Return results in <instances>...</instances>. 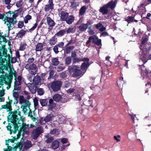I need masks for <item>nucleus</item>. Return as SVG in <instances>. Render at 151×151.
<instances>
[{
    "label": "nucleus",
    "instance_id": "7c9ffc66",
    "mask_svg": "<svg viewBox=\"0 0 151 151\" xmlns=\"http://www.w3.org/2000/svg\"><path fill=\"white\" fill-rule=\"evenodd\" d=\"M89 63L84 62L81 65V69L83 70L87 69L90 65Z\"/></svg>",
    "mask_w": 151,
    "mask_h": 151
},
{
    "label": "nucleus",
    "instance_id": "4468645a",
    "mask_svg": "<svg viewBox=\"0 0 151 151\" xmlns=\"http://www.w3.org/2000/svg\"><path fill=\"white\" fill-rule=\"evenodd\" d=\"M54 7V4L53 3V0H49L48 4L45 5L44 8L46 12L49 11L50 10H52Z\"/></svg>",
    "mask_w": 151,
    "mask_h": 151
},
{
    "label": "nucleus",
    "instance_id": "7ed1b4c3",
    "mask_svg": "<svg viewBox=\"0 0 151 151\" xmlns=\"http://www.w3.org/2000/svg\"><path fill=\"white\" fill-rule=\"evenodd\" d=\"M7 50L6 48V45H2L0 46V58H7V62L12 63H14L17 62V59L16 57H12V55H10L8 54Z\"/></svg>",
    "mask_w": 151,
    "mask_h": 151
},
{
    "label": "nucleus",
    "instance_id": "69168bd1",
    "mask_svg": "<svg viewBox=\"0 0 151 151\" xmlns=\"http://www.w3.org/2000/svg\"><path fill=\"white\" fill-rule=\"evenodd\" d=\"M33 102L34 103V106L35 107H37L38 105V100L36 97L34 98L33 99Z\"/></svg>",
    "mask_w": 151,
    "mask_h": 151
},
{
    "label": "nucleus",
    "instance_id": "9d476101",
    "mask_svg": "<svg viewBox=\"0 0 151 151\" xmlns=\"http://www.w3.org/2000/svg\"><path fill=\"white\" fill-rule=\"evenodd\" d=\"M6 61V63H7V60L6 59V58H0V74L2 73L3 75L5 74L4 70V69L6 71H9L7 66L4 64Z\"/></svg>",
    "mask_w": 151,
    "mask_h": 151
},
{
    "label": "nucleus",
    "instance_id": "f8f14e48",
    "mask_svg": "<svg viewBox=\"0 0 151 151\" xmlns=\"http://www.w3.org/2000/svg\"><path fill=\"white\" fill-rule=\"evenodd\" d=\"M14 72L12 70H10L9 74L6 73L5 75H4V76H6V78L7 79V80L10 81L11 83L13 78V75L14 76L15 79L17 78V73L14 70Z\"/></svg>",
    "mask_w": 151,
    "mask_h": 151
},
{
    "label": "nucleus",
    "instance_id": "f704fd0d",
    "mask_svg": "<svg viewBox=\"0 0 151 151\" xmlns=\"http://www.w3.org/2000/svg\"><path fill=\"white\" fill-rule=\"evenodd\" d=\"M28 101V100H26L23 95H20L19 97V102L20 104H24Z\"/></svg>",
    "mask_w": 151,
    "mask_h": 151
},
{
    "label": "nucleus",
    "instance_id": "774afa93",
    "mask_svg": "<svg viewBox=\"0 0 151 151\" xmlns=\"http://www.w3.org/2000/svg\"><path fill=\"white\" fill-rule=\"evenodd\" d=\"M7 64L6 65L7 66V67L10 70H14V69L13 68V66L12 65H11L10 63H8L7 62Z\"/></svg>",
    "mask_w": 151,
    "mask_h": 151
},
{
    "label": "nucleus",
    "instance_id": "bb28decb",
    "mask_svg": "<svg viewBox=\"0 0 151 151\" xmlns=\"http://www.w3.org/2000/svg\"><path fill=\"white\" fill-rule=\"evenodd\" d=\"M59 144L60 142L57 140H55L52 142L51 147L53 149L56 150L58 148Z\"/></svg>",
    "mask_w": 151,
    "mask_h": 151
},
{
    "label": "nucleus",
    "instance_id": "49530a36",
    "mask_svg": "<svg viewBox=\"0 0 151 151\" xmlns=\"http://www.w3.org/2000/svg\"><path fill=\"white\" fill-rule=\"evenodd\" d=\"M64 43L63 42H60L58 43L56 45V46L59 48L60 50V51H62L63 49V48L64 47Z\"/></svg>",
    "mask_w": 151,
    "mask_h": 151
},
{
    "label": "nucleus",
    "instance_id": "1a4fd4ad",
    "mask_svg": "<svg viewBox=\"0 0 151 151\" xmlns=\"http://www.w3.org/2000/svg\"><path fill=\"white\" fill-rule=\"evenodd\" d=\"M62 85L61 81L55 80L51 83L50 87L54 92H57L60 90Z\"/></svg>",
    "mask_w": 151,
    "mask_h": 151
},
{
    "label": "nucleus",
    "instance_id": "ea45409f",
    "mask_svg": "<svg viewBox=\"0 0 151 151\" xmlns=\"http://www.w3.org/2000/svg\"><path fill=\"white\" fill-rule=\"evenodd\" d=\"M52 63L53 65L57 66L60 63L58 59L56 58H53L52 60Z\"/></svg>",
    "mask_w": 151,
    "mask_h": 151
},
{
    "label": "nucleus",
    "instance_id": "6e6552de",
    "mask_svg": "<svg viewBox=\"0 0 151 151\" xmlns=\"http://www.w3.org/2000/svg\"><path fill=\"white\" fill-rule=\"evenodd\" d=\"M91 42L94 45L97 46H100L101 45V40L99 39L98 37L96 35H93L89 37L88 40L86 43V45L89 44Z\"/></svg>",
    "mask_w": 151,
    "mask_h": 151
},
{
    "label": "nucleus",
    "instance_id": "4c0bfd02",
    "mask_svg": "<svg viewBox=\"0 0 151 151\" xmlns=\"http://www.w3.org/2000/svg\"><path fill=\"white\" fill-rule=\"evenodd\" d=\"M40 102L41 105L42 106H45L47 105L48 101L47 99H40Z\"/></svg>",
    "mask_w": 151,
    "mask_h": 151
},
{
    "label": "nucleus",
    "instance_id": "423d86ee",
    "mask_svg": "<svg viewBox=\"0 0 151 151\" xmlns=\"http://www.w3.org/2000/svg\"><path fill=\"white\" fill-rule=\"evenodd\" d=\"M44 132V129L42 127L39 126L32 130L31 133V135L33 139L36 140Z\"/></svg>",
    "mask_w": 151,
    "mask_h": 151
},
{
    "label": "nucleus",
    "instance_id": "e433bc0d",
    "mask_svg": "<svg viewBox=\"0 0 151 151\" xmlns=\"http://www.w3.org/2000/svg\"><path fill=\"white\" fill-rule=\"evenodd\" d=\"M95 27L98 29H99L100 31L102 32L104 31V27L101 23L95 24Z\"/></svg>",
    "mask_w": 151,
    "mask_h": 151
},
{
    "label": "nucleus",
    "instance_id": "8fccbe9b",
    "mask_svg": "<svg viewBox=\"0 0 151 151\" xmlns=\"http://www.w3.org/2000/svg\"><path fill=\"white\" fill-rule=\"evenodd\" d=\"M66 31L67 34H69L74 33L75 32V29L73 27H69Z\"/></svg>",
    "mask_w": 151,
    "mask_h": 151
},
{
    "label": "nucleus",
    "instance_id": "338daca9",
    "mask_svg": "<svg viewBox=\"0 0 151 151\" xmlns=\"http://www.w3.org/2000/svg\"><path fill=\"white\" fill-rule=\"evenodd\" d=\"M73 63H75L77 62L79 63L81 61V59L78 58L76 57L73 59Z\"/></svg>",
    "mask_w": 151,
    "mask_h": 151
},
{
    "label": "nucleus",
    "instance_id": "09e8293b",
    "mask_svg": "<svg viewBox=\"0 0 151 151\" xmlns=\"http://www.w3.org/2000/svg\"><path fill=\"white\" fill-rule=\"evenodd\" d=\"M52 116L50 114L47 115L44 119L45 122H49L51 120Z\"/></svg>",
    "mask_w": 151,
    "mask_h": 151
},
{
    "label": "nucleus",
    "instance_id": "9b49d317",
    "mask_svg": "<svg viewBox=\"0 0 151 151\" xmlns=\"http://www.w3.org/2000/svg\"><path fill=\"white\" fill-rule=\"evenodd\" d=\"M37 66L34 63L29 65L28 64L26 65L25 68L31 74L35 75L36 73Z\"/></svg>",
    "mask_w": 151,
    "mask_h": 151
},
{
    "label": "nucleus",
    "instance_id": "dca6fc26",
    "mask_svg": "<svg viewBox=\"0 0 151 151\" xmlns=\"http://www.w3.org/2000/svg\"><path fill=\"white\" fill-rule=\"evenodd\" d=\"M33 82L36 86L40 85L43 83V81L42 80V78H40V76L36 75L34 77Z\"/></svg>",
    "mask_w": 151,
    "mask_h": 151
},
{
    "label": "nucleus",
    "instance_id": "0eeeda50",
    "mask_svg": "<svg viewBox=\"0 0 151 151\" xmlns=\"http://www.w3.org/2000/svg\"><path fill=\"white\" fill-rule=\"evenodd\" d=\"M116 4V1H110L105 5H104V17H106L107 18H108L110 15L108 10L106 8H105L113 9L115 7Z\"/></svg>",
    "mask_w": 151,
    "mask_h": 151
},
{
    "label": "nucleus",
    "instance_id": "a878e982",
    "mask_svg": "<svg viewBox=\"0 0 151 151\" xmlns=\"http://www.w3.org/2000/svg\"><path fill=\"white\" fill-rule=\"evenodd\" d=\"M79 29L81 32L85 31L88 28V26L86 24L84 23L81 24L80 26L78 27Z\"/></svg>",
    "mask_w": 151,
    "mask_h": 151
},
{
    "label": "nucleus",
    "instance_id": "2eb2a0df",
    "mask_svg": "<svg viewBox=\"0 0 151 151\" xmlns=\"http://www.w3.org/2000/svg\"><path fill=\"white\" fill-rule=\"evenodd\" d=\"M7 79L6 78V76H4V75H2L0 76V88H1L2 86L4 85V83L6 84V85H10L11 82L10 81H6Z\"/></svg>",
    "mask_w": 151,
    "mask_h": 151
},
{
    "label": "nucleus",
    "instance_id": "79ce46f5",
    "mask_svg": "<svg viewBox=\"0 0 151 151\" xmlns=\"http://www.w3.org/2000/svg\"><path fill=\"white\" fill-rule=\"evenodd\" d=\"M32 18V16L28 14L24 18V21L25 23H27L28 21L31 20Z\"/></svg>",
    "mask_w": 151,
    "mask_h": 151
},
{
    "label": "nucleus",
    "instance_id": "6ab92c4d",
    "mask_svg": "<svg viewBox=\"0 0 151 151\" xmlns=\"http://www.w3.org/2000/svg\"><path fill=\"white\" fill-rule=\"evenodd\" d=\"M12 150L11 151H16L17 149L19 148V151L22 149V145L20 142H18L17 143H14V144L12 145Z\"/></svg>",
    "mask_w": 151,
    "mask_h": 151
},
{
    "label": "nucleus",
    "instance_id": "c9c22d12",
    "mask_svg": "<svg viewBox=\"0 0 151 151\" xmlns=\"http://www.w3.org/2000/svg\"><path fill=\"white\" fill-rule=\"evenodd\" d=\"M110 57L108 56L106 57L105 60H104V64L107 66H110L111 64V61L110 60Z\"/></svg>",
    "mask_w": 151,
    "mask_h": 151
},
{
    "label": "nucleus",
    "instance_id": "5fc2aeb1",
    "mask_svg": "<svg viewBox=\"0 0 151 151\" xmlns=\"http://www.w3.org/2000/svg\"><path fill=\"white\" fill-rule=\"evenodd\" d=\"M53 50L54 52L56 54H57L59 52L61 51H60V50L59 48L57 46H56V45L54 47Z\"/></svg>",
    "mask_w": 151,
    "mask_h": 151
},
{
    "label": "nucleus",
    "instance_id": "393cba45",
    "mask_svg": "<svg viewBox=\"0 0 151 151\" xmlns=\"http://www.w3.org/2000/svg\"><path fill=\"white\" fill-rule=\"evenodd\" d=\"M53 100L56 102H59L62 99V96L58 93L54 94L52 97Z\"/></svg>",
    "mask_w": 151,
    "mask_h": 151
},
{
    "label": "nucleus",
    "instance_id": "4be33fe9",
    "mask_svg": "<svg viewBox=\"0 0 151 151\" xmlns=\"http://www.w3.org/2000/svg\"><path fill=\"white\" fill-rule=\"evenodd\" d=\"M47 23L49 26L51 27L54 26L55 24V23L54 21L50 17H47L46 18Z\"/></svg>",
    "mask_w": 151,
    "mask_h": 151
},
{
    "label": "nucleus",
    "instance_id": "58836bf2",
    "mask_svg": "<svg viewBox=\"0 0 151 151\" xmlns=\"http://www.w3.org/2000/svg\"><path fill=\"white\" fill-rule=\"evenodd\" d=\"M9 35V32H8V33L7 35H6V34H4V35H2V37H1V43L3 42L4 44H5L7 42L8 40H7L6 38V37H8Z\"/></svg>",
    "mask_w": 151,
    "mask_h": 151
},
{
    "label": "nucleus",
    "instance_id": "f3484780",
    "mask_svg": "<svg viewBox=\"0 0 151 151\" xmlns=\"http://www.w3.org/2000/svg\"><path fill=\"white\" fill-rule=\"evenodd\" d=\"M68 13L66 11H62L60 12H59V14L60 17V19L61 21H64L66 19V18L68 17Z\"/></svg>",
    "mask_w": 151,
    "mask_h": 151
},
{
    "label": "nucleus",
    "instance_id": "4d7b16f0",
    "mask_svg": "<svg viewBox=\"0 0 151 151\" xmlns=\"http://www.w3.org/2000/svg\"><path fill=\"white\" fill-rule=\"evenodd\" d=\"M23 2L22 0H20L19 1H17L16 3V5L17 7H21L22 6Z\"/></svg>",
    "mask_w": 151,
    "mask_h": 151
},
{
    "label": "nucleus",
    "instance_id": "603ef678",
    "mask_svg": "<svg viewBox=\"0 0 151 151\" xmlns=\"http://www.w3.org/2000/svg\"><path fill=\"white\" fill-rule=\"evenodd\" d=\"M25 104V105H22L21 107H24V108H27V107H28L29 109L30 108V106L31 105L30 102L29 101H27V102L24 103Z\"/></svg>",
    "mask_w": 151,
    "mask_h": 151
},
{
    "label": "nucleus",
    "instance_id": "a18cd8bd",
    "mask_svg": "<svg viewBox=\"0 0 151 151\" xmlns=\"http://www.w3.org/2000/svg\"><path fill=\"white\" fill-rule=\"evenodd\" d=\"M36 86L33 85L32 86H31L29 88L30 91L32 93L34 94L36 93Z\"/></svg>",
    "mask_w": 151,
    "mask_h": 151
},
{
    "label": "nucleus",
    "instance_id": "c85d7f7f",
    "mask_svg": "<svg viewBox=\"0 0 151 151\" xmlns=\"http://www.w3.org/2000/svg\"><path fill=\"white\" fill-rule=\"evenodd\" d=\"M27 31L23 29H21L18 33L17 34V37L18 38H22L26 34Z\"/></svg>",
    "mask_w": 151,
    "mask_h": 151
},
{
    "label": "nucleus",
    "instance_id": "b1692460",
    "mask_svg": "<svg viewBox=\"0 0 151 151\" xmlns=\"http://www.w3.org/2000/svg\"><path fill=\"white\" fill-rule=\"evenodd\" d=\"M21 83L19 82H17V79H15V81L14 83V90L16 91L19 90L21 88Z\"/></svg>",
    "mask_w": 151,
    "mask_h": 151
},
{
    "label": "nucleus",
    "instance_id": "6e6d98bb",
    "mask_svg": "<svg viewBox=\"0 0 151 151\" xmlns=\"http://www.w3.org/2000/svg\"><path fill=\"white\" fill-rule=\"evenodd\" d=\"M147 41V39L146 38H144L143 39L142 41L141 44L140 46V49H142V47H145V43Z\"/></svg>",
    "mask_w": 151,
    "mask_h": 151
},
{
    "label": "nucleus",
    "instance_id": "864d4df0",
    "mask_svg": "<svg viewBox=\"0 0 151 151\" xmlns=\"http://www.w3.org/2000/svg\"><path fill=\"white\" fill-rule=\"evenodd\" d=\"M27 45V44L25 43L21 44L19 47V50L21 51H24L26 48Z\"/></svg>",
    "mask_w": 151,
    "mask_h": 151
},
{
    "label": "nucleus",
    "instance_id": "2f4dec72",
    "mask_svg": "<svg viewBox=\"0 0 151 151\" xmlns=\"http://www.w3.org/2000/svg\"><path fill=\"white\" fill-rule=\"evenodd\" d=\"M43 44L41 43H38L37 44L36 48L35 50L36 51H40L43 49Z\"/></svg>",
    "mask_w": 151,
    "mask_h": 151
},
{
    "label": "nucleus",
    "instance_id": "680f3d73",
    "mask_svg": "<svg viewBox=\"0 0 151 151\" xmlns=\"http://www.w3.org/2000/svg\"><path fill=\"white\" fill-rule=\"evenodd\" d=\"M24 21H19L18 23V28L21 29L24 26Z\"/></svg>",
    "mask_w": 151,
    "mask_h": 151
},
{
    "label": "nucleus",
    "instance_id": "412c9836",
    "mask_svg": "<svg viewBox=\"0 0 151 151\" xmlns=\"http://www.w3.org/2000/svg\"><path fill=\"white\" fill-rule=\"evenodd\" d=\"M142 54L140 56V59L144 63H146L147 62V56L149 54V53H148L146 52H142Z\"/></svg>",
    "mask_w": 151,
    "mask_h": 151
},
{
    "label": "nucleus",
    "instance_id": "c03bdc74",
    "mask_svg": "<svg viewBox=\"0 0 151 151\" xmlns=\"http://www.w3.org/2000/svg\"><path fill=\"white\" fill-rule=\"evenodd\" d=\"M29 112L28 114V116L29 117L34 121H35L36 119L35 116L34 117L32 115V111L31 109L29 108Z\"/></svg>",
    "mask_w": 151,
    "mask_h": 151
},
{
    "label": "nucleus",
    "instance_id": "e2e57ef3",
    "mask_svg": "<svg viewBox=\"0 0 151 151\" xmlns=\"http://www.w3.org/2000/svg\"><path fill=\"white\" fill-rule=\"evenodd\" d=\"M21 134L19 133V132H18V134H17V137H16L15 136L14 137H13L12 136V137H13L12 139H13L14 142L15 141H16L17 139H18L19 138H20V137H21Z\"/></svg>",
    "mask_w": 151,
    "mask_h": 151
},
{
    "label": "nucleus",
    "instance_id": "39448f33",
    "mask_svg": "<svg viewBox=\"0 0 151 151\" xmlns=\"http://www.w3.org/2000/svg\"><path fill=\"white\" fill-rule=\"evenodd\" d=\"M18 120L16 122V124L18 128L16 130L15 128H14V125L13 123L9 122L8 126L6 127L8 131H9V134H12V133L15 134L16 133L17 131H18V129L19 127H22V123L19 122L20 121V117H18Z\"/></svg>",
    "mask_w": 151,
    "mask_h": 151
},
{
    "label": "nucleus",
    "instance_id": "de8ad7c7",
    "mask_svg": "<svg viewBox=\"0 0 151 151\" xmlns=\"http://www.w3.org/2000/svg\"><path fill=\"white\" fill-rule=\"evenodd\" d=\"M31 142L30 141H28L24 145V148L27 149L32 147Z\"/></svg>",
    "mask_w": 151,
    "mask_h": 151
},
{
    "label": "nucleus",
    "instance_id": "a211bd4d",
    "mask_svg": "<svg viewBox=\"0 0 151 151\" xmlns=\"http://www.w3.org/2000/svg\"><path fill=\"white\" fill-rule=\"evenodd\" d=\"M9 142L13 143L14 142L12 139H8V140H5V144L7 146V148H4V151H11L12 150V147L11 146H9Z\"/></svg>",
    "mask_w": 151,
    "mask_h": 151
},
{
    "label": "nucleus",
    "instance_id": "c756f323",
    "mask_svg": "<svg viewBox=\"0 0 151 151\" xmlns=\"http://www.w3.org/2000/svg\"><path fill=\"white\" fill-rule=\"evenodd\" d=\"M57 38H56V36H55V35L53 36L50 40H49V43L51 46H53L56 43L57 40Z\"/></svg>",
    "mask_w": 151,
    "mask_h": 151
},
{
    "label": "nucleus",
    "instance_id": "a19ab883",
    "mask_svg": "<svg viewBox=\"0 0 151 151\" xmlns=\"http://www.w3.org/2000/svg\"><path fill=\"white\" fill-rule=\"evenodd\" d=\"M71 57L68 56L65 57V64L66 65H68L71 62Z\"/></svg>",
    "mask_w": 151,
    "mask_h": 151
},
{
    "label": "nucleus",
    "instance_id": "f03ea898",
    "mask_svg": "<svg viewBox=\"0 0 151 151\" xmlns=\"http://www.w3.org/2000/svg\"><path fill=\"white\" fill-rule=\"evenodd\" d=\"M7 111H9V114H10L7 116V121L9 122H11L13 123L14 125V128L16 130L17 129L18 127L16 124V122L18 120V115L20 117V118L22 119V115L21 112L19 111V108L13 111H12V106L7 108Z\"/></svg>",
    "mask_w": 151,
    "mask_h": 151
},
{
    "label": "nucleus",
    "instance_id": "13d9d810",
    "mask_svg": "<svg viewBox=\"0 0 151 151\" xmlns=\"http://www.w3.org/2000/svg\"><path fill=\"white\" fill-rule=\"evenodd\" d=\"M38 25V24L37 23V22H36V23L30 29H28L29 31L30 32H32L37 27Z\"/></svg>",
    "mask_w": 151,
    "mask_h": 151
},
{
    "label": "nucleus",
    "instance_id": "20e7f679",
    "mask_svg": "<svg viewBox=\"0 0 151 151\" xmlns=\"http://www.w3.org/2000/svg\"><path fill=\"white\" fill-rule=\"evenodd\" d=\"M68 70L70 73L72 74V76L74 77H81L83 75L80 68L76 65L69 67Z\"/></svg>",
    "mask_w": 151,
    "mask_h": 151
},
{
    "label": "nucleus",
    "instance_id": "aec40b11",
    "mask_svg": "<svg viewBox=\"0 0 151 151\" xmlns=\"http://www.w3.org/2000/svg\"><path fill=\"white\" fill-rule=\"evenodd\" d=\"M142 52H147L148 53H149V52L151 51V44H145L144 47H143L141 49Z\"/></svg>",
    "mask_w": 151,
    "mask_h": 151
},
{
    "label": "nucleus",
    "instance_id": "f257e3e1",
    "mask_svg": "<svg viewBox=\"0 0 151 151\" xmlns=\"http://www.w3.org/2000/svg\"><path fill=\"white\" fill-rule=\"evenodd\" d=\"M18 11V10H16L13 11H9L5 13L4 12V24L6 25L9 31L11 30L12 27L17 22L16 18L19 14Z\"/></svg>",
    "mask_w": 151,
    "mask_h": 151
},
{
    "label": "nucleus",
    "instance_id": "3c124183",
    "mask_svg": "<svg viewBox=\"0 0 151 151\" xmlns=\"http://www.w3.org/2000/svg\"><path fill=\"white\" fill-rule=\"evenodd\" d=\"M56 104L55 103L51 104H49L48 105V110H52L56 107Z\"/></svg>",
    "mask_w": 151,
    "mask_h": 151
},
{
    "label": "nucleus",
    "instance_id": "bf43d9fd",
    "mask_svg": "<svg viewBox=\"0 0 151 151\" xmlns=\"http://www.w3.org/2000/svg\"><path fill=\"white\" fill-rule=\"evenodd\" d=\"M46 137L47 138V139L46 140V142L47 143H50L54 139L53 137H49L48 135L46 136Z\"/></svg>",
    "mask_w": 151,
    "mask_h": 151
},
{
    "label": "nucleus",
    "instance_id": "cd10ccee",
    "mask_svg": "<svg viewBox=\"0 0 151 151\" xmlns=\"http://www.w3.org/2000/svg\"><path fill=\"white\" fill-rule=\"evenodd\" d=\"M74 47L73 45L66 46L64 50V53L65 54H70L71 51L74 49Z\"/></svg>",
    "mask_w": 151,
    "mask_h": 151
},
{
    "label": "nucleus",
    "instance_id": "ddd939ff",
    "mask_svg": "<svg viewBox=\"0 0 151 151\" xmlns=\"http://www.w3.org/2000/svg\"><path fill=\"white\" fill-rule=\"evenodd\" d=\"M23 116H22V119L20 118V120H21L22 122V126L20 128L19 130L18 131V132L20 133L21 134V132L22 131L23 132H26V129H29V124H27L24 122V119L22 118Z\"/></svg>",
    "mask_w": 151,
    "mask_h": 151
},
{
    "label": "nucleus",
    "instance_id": "473e14b6",
    "mask_svg": "<svg viewBox=\"0 0 151 151\" xmlns=\"http://www.w3.org/2000/svg\"><path fill=\"white\" fill-rule=\"evenodd\" d=\"M66 31L65 29H62L59 31L55 35V36L57 37H61L63 36L66 33Z\"/></svg>",
    "mask_w": 151,
    "mask_h": 151
},
{
    "label": "nucleus",
    "instance_id": "37998d69",
    "mask_svg": "<svg viewBox=\"0 0 151 151\" xmlns=\"http://www.w3.org/2000/svg\"><path fill=\"white\" fill-rule=\"evenodd\" d=\"M71 7L73 9H75L76 8L77 6H78L79 3L74 1H72L71 2Z\"/></svg>",
    "mask_w": 151,
    "mask_h": 151
},
{
    "label": "nucleus",
    "instance_id": "0e129e2a",
    "mask_svg": "<svg viewBox=\"0 0 151 151\" xmlns=\"http://www.w3.org/2000/svg\"><path fill=\"white\" fill-rule=\"evenodd\" d=\"M134 19V17H128L127 18L125 19V21L128 22V23H130L132 22Z\"/></svg>",
    "mask_w": 151,
    "mask_h": 151
},
{
    "label": "nucleus",
    "instance_id": "72a5a7b5",
    "mask_svg": "<svg viewBox=\"0 0 151 151\" xmlns=\"http://www.w3.org/2000/svg\"><path fill=\"white\" fill-rule=\"evenodd\" d=\"M87 8L86 6H82L79 10V14L81 16L83 15L86 12Z\"/></svg>",
    "mask_w": 151,
    "mask_h": 151
},
{
    "label": "nucleus",
    "instance_id": "5701e85b",
    "mask_svg": "<svg viewBox=\"0 0 151 151\" xmlns=\"http://www.w3.org/2000/svg\"><path fill=\"white\" fill-rule=\"evenodd\" d=\"M74 20V17L73 16L71 15H68L64 21H65L68 24H70L73 22Z\"/></svg>",
    "mask_w": 151,
    "mask_h": 151
},
{
    "label": "nucleus",
    "instance_id": "052dcab7",
    "mask_svg": "<svg viewBox=\"0 0 151 151\" xmlns=\"http://www.w3.org/2000/svg\"><path fill=\"white\" fill-rule=\"evenodd\" d=\"M37 92L38 94L42 96L44 93V91L43 89L42 88H39L37 90Z\"/></svg>",
    "mask_w": 151,
    "mask_h": 151
}]
</instances>
